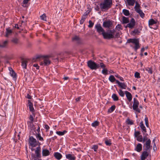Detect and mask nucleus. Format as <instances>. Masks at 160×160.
<instances>
[{
  "label": "nucleus",
  "mask_w": 160,
  "mask_h": 160,
  "mask_svg": "<svg viewBox=\"0 0 160 160\" xmlns=\"http://www.w3.org/2000/svg\"><path fill=\"white\" fill-rule=\"evenodd\" d=\"M10 71V74L11 76L13 78L14 80H16L17 79V74L12 69V68L9 67L8 68Z\"/></svg>",
  "instance_id": "ddd939ff"
},
{
  "label": "nucleus",
  "mask_w": 160,
  "mask_h": 160,
  "mask_svg": "<svg viewBox=\"0 0 160 160\" xmlns=\"http://www.w3.org/2000/svg\"><path fill=\"white\" fill-rule=\"evenodd\" d=\"M140 33V32L138 29H135L132 32V34L133 35L136 34H138Z\"/></svg>",
  "instance_id": "58836bf2"
},
{
  "label": "nucleus",
  "mask_w": 160,
  "mask_h": 160,
  "mask_svg": "<svg viewBox=\"0 0 160 160\" xmlns=\"http://www.w3.org/2000/svg\"><path fill=\"white\" fill-rule=\"evenodd\" d=\"M95 28L96 29L97 31L99 33L102 32V34L104 38V33H106V32H105L104 29L101 27L100 23H97L95 26Z\"/></svg>",
  "instance_id": "1a4fd4ad"
},
{
  "label": "nucleus",
  "mask_w": 160,
  "mask_h": 160,
  "mask_svg": "<svg viewBox=\"0 0 160 160\" xmlns=\"http://www.w3.org/2000/svg\"><path fill=\"white\" fill-rule=\"evenodd\" d=\"M28 106L29 107V110L33 114L35 112V110L33 107V104L31 102L30 100H28Z\"/></svg>",
  "instance_id": "2eb2a0df"
},
{
  "label": "nucleus",
  "mask_w": 160,
  "mask_h": 160,
  "mask_svg": "<svg viewBox=\"0 0 160 160\" xmlns=\"http://www.w3.org/2000/svg\"><path fill=\"white\" fill-rule=\"evenodd\" d=\"M114 36V37L115 38H118L119 37V32L117 33Z\"/></svg>",
  "instance_id": "69168bd1"
},
{
  "label": "nucleus",
  "mask_w": 160,
  "mask_h": 160,
  "mask_svg": "<svg viewBox=\"0 0 160 160\" xmlns=\"http://www.w3.org/2000/svg\"><path fill=\"white\" fill-rule=\"evenodd\" d=\"M140 7V6L139 4H138L137 2L136 3V4L134 7V9L135 11L136 12V10H140L139 9V8Z\"/></svg>",
  "instance_id": "a18cd8bd"
},
{
  "label": "nucleus",
  "mask_w": 160,
  "mask_h": 160,
  "mask_svg": "<svg viewBox=\"0 0 160 160\" xmlns=\"http://www.w3.org/2000/svg\"><path fill=\"white\" fill-rule=\"evenodd\" d=\"M8 41H5L2 43V44H0V47L2 48H6L8 45Z\"/></svg>",
  "instance_id": "c85d7f7f"
},
{
  "label": "nucleus",
  "mask_w": 160,
  "mask_h": 160,
  "mask_svg": "<svg viewBox=\"0 0 160 160\" xmlns=\"http://www.w3.org/2000/svg\"><path fill=\"white\" fill-rule=\"evenodd\" d=\"M121 25L120 24H118L116 27V28L118 30H119L120 29H122L121 28Z\"/></svg>",
  "instance_id": "5fc2aeb1"
},
{
  "label": "nucleus",
  "mask_w": 160,
  "mask_h": 160,
  "mask_svg": "<svg viewBox=\"0 0 160 160\" xmlns=\"http://www.w3.org/2000/svg\"><path fill=\"white\" fill-rule=\"evenodd\" d=\"M122 13L126 16H128L130 15L129 10L126 9H123L122 10Z\"/></svg>",
  "instance_id": "c756f323"
},
{
  "label": "nucleus",
  "mask_w": 160,
  "mask_h": 160,
  "mask_svg": "<svg viewBox=\"0 0 160 160\" xmlns=\"http://www.w3.org/2000/svg\"><path fill=\"white\" fill-rule=\"evenodd\" d=\"M146 70L148 72V73L152 74V68L147 67L146 68Z\"/></svg>",
  "instance_id": "ea45409f"
},
{
  "label": "nucleus",
  "mask_w": 160,
  "mask_h": 160,
  "mask_svg": "<svg viewBox=\"0 0 160 160\" xmlns=\"http://www.w3.org/2000/svg\"><path fill=\"white\" fill-rule=\"evenodd\" d=\"M136 12L138 13L140 15V16L142 18H143L145 16L144 13L142 12V10H136Z\"/></svg>",
  "instance_id": "cd10ccee"
},
{
  "label": "nucleus",
  "mask_w": 160,
  "mask_h": 160,
  "mask_svg": "<svg viewBox=\"0 0 160 160\" xmlns=\"http://www.w3.org/2000/svg\"><path fill=\"white\" fill-rule=\"evenodd\" d=\"M12 31L11 29H10L8 28L6 29V33L5 35V36L6 37H8L10 35H12Z\"/></svg>",
  "instance_id": "4be33fe9"
},
{
  "label": "nucleus",
  "mask_w": 160,
  "mask_h": 160,
  "mask_svg": "<svg viewBox=\"0 0 160 160\" xmlns=\"http://www.w3.org/2000/svg\"><path fill=\"white\" fill-rule=\"evenodd\" d=\"M126 122L128 125H132L133 124V122L132 120L128 118L126 121Z\"/></svg>",
  "instance_id": "7c9ffc66"
},
{
  "label": "nucleus",
  "mask_w": 160,
  "mask_h": 160,
  "mask_svg": "<svg viewBox=\"0 0 160 160\" xmlns=\"http://www.w3.org/2000/svg\"><path fill=\"white\" fill-rule=\"evenodd\" d=\"M28 60L26 59H23L22 61V66L25 69H26Z\"/></svg>",
  "instance_id": "aec40b11"
},
{
  "label": "nucleus",
  "mask_w": 160,
  "mask_h": 160,
  "mask_svg": "<svg viewBox=\"0 0 160 160\" xmlns=\"http://www.w3.org/2000/svg\"><path fill=\"white\" fill-rule=\"evenodd\" d=\"M112 0H103L100 4V7L101 10L103 11L108 10L112 7Z\"/></svg>",
  "instance_id": "f257e3e1"
},
{
  "label": "nucleus",
  "mask_w": 160,
  "mask_h": 160,
  "mask_svg": "<svg viewBox=\"0 0 160 160\" xmlns=\"http://www.w3.org/2000/svg\"><path fill=\"white\" fill-rule=\"evenodd\" d=\"M122 22L123 24L127 23L129 22V20L128 18L125 16L122 17Z\"/></svg>",
  "instance_id": "bb28decb"
},
{
  "label": "nucleus",
  "mask_w": 160,
  "mask_h": 160,
  "mask_svg": "<svg viewBox=\"0 0 160 160\" xmlns=\"http://www.w3.org/2000/svg\"><path fill=\"white\" fill-rule=\"evenodd\" d=\"M90 12V11L89 10H87L84 13L83 15H84L86 16L87 17Z\"/></svg>",
  "instance_id": "13d9d810"
},
{
  "label": "nucleus",
  "mask_w": 160,
  "mask_h": 160,
  "mask_svg": "<svg viewBox=\"0 0 160 160\" xmlns=\"http://www.w3.org/2000/svg\"><path fill=\"white\" fill-rule=\"evenodd\" d=\"M42 155L43 156H46L50 154L49 151L47 149H44L42 151Z\"/></svg>",
  "instance_id": "b1692460"
},
{
  "label": "nucleus",
  "mask_w": 160,
  "mask_h": 160,
  "mask_svg": "<svg viewBox=\"0 0 160 160\" xmlns=\"http://www.w3.org/2000/svg\"><path fill=\"white\" fill-rule=\"evenodd\" d=\"M137 140L139 142H142V138L141 135H140L137 137Z\"/></svg>",
  "instance_id": "c03bdc74"
},
{
  "label": "nucleus",
  "mask_w": 160,
  "mask_h": 160,
  "mask_svg": "<svg viewBox=\"0 0 160 160\" xmlns=\"http://www.w3.org/2000/svg\"><path fill=\"white\" fill-rule=\"evenodd\" d=\"M119 87L122 89H125L127 87V85L124 82H121V84H120V85L119 86Z\"/></svg>",
  "instance_id": "4c0bfd02"
},
{
  "label": "nucleus",
  "mask_w": 160,
  "mask_h": 160,
  "mask_svg": "<svg viewBox=\"0 0 160 160\" xmlns=\"http://www.w3.org/2000/svg\"><path fill=\"white\" fill-rule=\"evenodd\" d=\"M128 5L133 6L135 3V0H127Z\"/></svg>",
  "instance_id": "2f4dec72"
},
{
  "label": "nucleus",
  "mask_w": 160,
  "mask_h": 160,
  "mask_svg": "<svg viewBox=\"0 0 160 160\" xmlns=\"http://www.w3.org/2000/svg\"><path fill=\"white\" fill-rule=\"evenodd\" d=\"M148 151H143L141 155V160H145L148 156L149 153L148 152Z\"/></svg>",
  "instance_id": "4468645a"
},
{
  "label": "nucleus",
  "mask_w": 160,
  "mask_h": 160,
  "mask_svg": "<svg viewBox=\"0 0 160 160\" xmlns=\"http://www.w3.org/2000/svg\"><path fill=\"white\" fill-rule=\"evenodd\" d=\"M115 31L114 29L112 30L108 29L106 33H104V38L107 39H110L114 38V35Z\"/></svg>",
  "instance_id": "7ed1b4c3"
},
{
  "label": "nucleus",
  "mask_w": 160,
  "mask_h": 160,
  "mask_svg": "<svg viewBox=\"0 0 160 160\" xmlns=\"http://www.w3.org/2000/svg\"><path fill=\"white\" fill-rule=\"evenodd\" d=\"M29 119L31 121V123H32L33 121V118L32 116L31 115H30L29 117Z\"/></svg>",
  "instance_id": "e2e57ef3"
},
{
  "label": "nucleus",
  "mask_w": 160,
  "mask_h": 160,
  "mask_svg": "<svg viewBox=\"0 0 160 160\" xmlns=\"http://www.w3.org/2000/svg\"><path fill=\"white\" fill-rule=\"evenodd\" d=\"M126 96L129 102H130L132 100V96L131 94L129 92L126 91L125 92Z\"/></svg>",
  "instance_id": "dca6fc26"
},
{
  "label": "nucleus",
  "mask_w": 160,
  "mask_h": 160,
  "mask_svg": "<svg viewBox=\"0 0 160 160\" xmlns=\"http://www.w3.org/2000/svg\"><path fill=\"white\" fill-rule=\"evenodd\" d=\"M99 124V122L97 121H94L92 123V126L93 127H96L98 126Z\"/></svg>",
  "instance_id": "e433bc0d"
},
{
  "label": "nucleus",
  "mask_w": 160,
  "mask_h": 160,
  "mask_svg": "<svg viewBox=\"0 0 160 160\" xmlns=\"http://www.w3.org/2000/svg\"><path fill=\"white\" fill-rule=\"evenodd\" d=\"M102 74L105 75H107L108 74V70L106 68H103V69L102 70Z\"/></svg>",
  "instance_id": "49530a36"
},
{
  "label": "nucleus",
  "mask_w": 160,
  "mask_h": 160,
  "mask_svg": "<svg viewBox=\"0 0 160 160\" xmlns=\"http://www.w3.org/2000/svg\"><path fill=\"white\" fill-rule=\"evenodd\" d=\"M42 20L46 21V16L45 14L44 13L40 16Z\"/></svg>",
  "instance_id": "de8ad7c7"
},
{
  "label": "nucleus",
  "mask_w": 160,
  "mask_h": 160,
  "mask_svg": "<svg viewBox=\"0 0 160 160\" xmlns=\"http://www.w3.org/2000/svg\"><path fill=\"white\" fill-rule=\"evenodd\" d=\"M139 104V102L137 98H134L133 103L132 105L133 109L136 112L140 113V110L138 108Z\"/></svg>",
  "instance_id": "423d86ee"
},
{
  "label": "nucleus",
  "mask_w": 160,
  "mask_h": 160,
  "mask_svg": "<svg viewBox=\"0 0 160 160\" xmlns=\"http://www.w3.org/2000/svg\"><path fill=\"white\" fill-rule=\"evenodd\" d=\"M41 150V147L40 146L36 148V150L35 151V154H36L37 158H39L40 155V152Z\"/></svg>",
  "instance_id": "412c9836"
},
{
  "label": "nucleus",
  "mask_w": 160,
  "mask_h": 160,
  "mask_svg": "<svg viewBox=\"0 0 160 160\" xmlns=\"http://www.w3.org/2000/svg\"><path fill=\"white\" fill-rule=\"evenodd\" d=\"M88 67L92 70H96L99 67V64H97L92 60H89L87 62Z\"/></svg>",
  "instance_id": "39448f33"
},
{
  "label": "nucleus",
  "mask_w": 160,
  "mask_h": 160,
  "mask_svg": "<svg viewBox=\"0 0 160 160\" xmlns=\"http://www.w3.org/2000/svg\"><path fill=\"white\" fill-rule=\"evenodd\" d=\"M115 77L117 78H119L120 80L122 81H124V79L123 78L119 76V75L118 74L117 75H116Z\"/></svg>",
  "instance_id": "6e6d98bb"
},
{
  "label": "nucleus",
  "mask_w": 160,
  "mask_h": 160,
  "mask_svg": "<svg viewBox=\"0 0 160 160\" xmlns=\"http://www.w3.org/2000/svg\"><path fill=\"white\" fill-rule=\"evenodd\" d=\"M36 137L37 140L43 142L44 141L43 138L41 136L40 133H36Z\"/></svg>",
  "instance_id": "a878e982"
},
{
  "label": "nucleus",
  "mask_w": 160,
  "mask_h": 160,
  "mask_svg": "<svg viewBox=\"0 0 160 160\" xmlns=\"http://www.w3.org/2000/svg\"><path fill=\"white\" fill-rule=\"evenodd\" d=\"M140 132L139 131H135L134 133V135L135 137H137L139 136Z\"/></svg>",
  "instance_id": "4d7b16f0"
},
{
  "label": "nucleus",
  "mask_w": 160,
  "mask_h": 160,
  "mask_svg": "<svg viewBox=\"0 0 160 160\" xmlns=\"http://www.w3.org/2000/svg\"><path fill=\"white\" fill-rule=\"evenodd\" d=\"M142 146L141 143H138L136 148L135 150L138 152H140L142 150Z\"/></svg>",
  "instance_id": "393cba45"
},
{
  "label": "nucleus",
  "mask_w": 160,
  "mask_h": 160,
  "mask_svg": "<svg viewBox=\"0 0 160 160\" xmlns=\"http://www.w3.org/2000/svg\"><path fill=\"white\" fill-rule=\"evenodd\" d=\"M105 143L106 145L108 146H110L112 144L111 141L110 140H105Z\"/></svg>",
  "instance_id": "79ce46f5"
},
{
  "label": "nucleus",
  "mask_w": 160,
  "mask_h": 160,
  "mask_svg": "<svg viewBox=\"0 0 160 160\" xmlns=\"http://www.w3.org/2000/svg\"><path fill=\"white\" fill-rule=\"evenodd\" d=\"M30 0H23V3L24 4H26L27 3H28V2Z\"/></svg>",
  "instance_id": "0e129e2a"
},
{
  "label": "nucleus",
  "mask_w": 160,
  "mask_h": 160,
  "mask_svg": "<svg viewBox=\"0 0 160 160\" xmlns=\"http://www.w3.org/2000/svg\"><path fill=\"white\" fill-rule=\"evenodd\" d=\"M113 22V21L110 20L105 21L103 22L102 26L104 28H109L112 27Z\"/></svg>",
  "instance_id": "9d476101"
},
{
  "label": "nucleus",
  "mask_w": 160,
  "mask_h": 160,
  "mask_svg": "<svg viewBox=\"0 0 160 160\" xmlns=\"http://www.w3.org/2000/svg\"><path fill=\"white\" fill-rule=\"evenodd\" d=\"M134 76L135 78H140V74L139 73L137 72H135Z\"/></svg>",
  "instance_id": "09e8293b"
},
{
  "label": "nucleus",
  "mask_w": 160,
  "mask_h": 160,
  "mask_svg": "<svg viewBox=\"0 0 160 160\" xmlns=\"http://www.w3.org/2000/svg\"><path fill=\"white\" fill-rule=\"evenodd\" d=\"M151 143V141L150 139H148L144 144L143 147L145 150L150 151L152 148Z\"/></svg>",
  "instance_id": "0eeeda50"
},
{
  "label": "nucleus",
  "mask_w": 160,
  "mask_h": 160,
  "mask_svg": "<svg viewBox=\"0 0 160 160\" xmlns=\"http://www.w3.org/2000/svg\"><path fill=\"white\" fill-rule=\"evenodd\" d=\"M157 24V21H155L153 19H150L148 21V25L149 26H152L153 25L155 24V26L154 28H152L150 27V28L154 29L155 30H156L157 29L158 26Z\"/></svg>",
  "instance_id": "9b49d317"
},
{
  "label": "nucleus",
  "mask_w": 160,
  "mask_h": 160,
  "mask_svg": "<svg viewBox=\"0 0 160 160\" xmlns=\"http://www.w3.org/2000/svg\"><path fill=\"white\" fill-rule=\"evenodd\" d=\"M11 41L13 43L17 44L19 42V40L18 38H13Z\"/></svg>",
  "instance_id": "a19ab883"
},
{
  "label": "nucleus",
  "mask_w": 160,
  "mask_h": 160,
  "mask_svg": "<svg viewBox=\"0 0 160 160\" xmlns=\"http://www.w3.org/2000/svg\"><path fill=\"white\" fill-rule=\"evenodd\" d=\"M118 93L119 95L122 97H123L124 96V94L123 92L121 89L119 90Z\"/></svg>",
  "instance_id": "8fccbe9b"
},
{
  "label": "nucleus",
  "mask_w": 160,
  "mask_h": 160,
  "mask_svg": "<svg viewBox=\"0 0 160 160\" xmlns=\"http://www.w3.org/2000/svg\"><path fill=\"white\" fill-rule=\"evenodd\" d=\"M29 142L31 146L33 147H36L38 145L40 146L41 145L40 142L37 141L36 139L32 136L29 137Z\"/></svg>",
  "instance_id": "20e7f679"
},
{
  "label": "nucleus",
  "mask_w": 160,
  "mask_h": 160,
  "mask_svg": "<svg viewBox=\"0 0 160 160\" xmlns=\"http://www.w3.org/2000/svg\"><path fill=\"white\" fill-rule=\"evenodd\" d=\"M112 98L114 101H117L119 100L118 96L115 94H113L112 95Z\"/></svg>",
  "instance_id": "f704fd0d"
},
{
  "label": "nucleus",
  "mask_w": 160,
  "mask_h": 160,
  "mask_svg": "<svg viewBox=\"0 0 160 160\" xmlns=\"http://www.w3.org/2000/svg\"><path fill=\"white\" fill-rule=\"evenodd\" d=\"M145 122V124L147 127H148L149 126V124L148 122V119L147 117H146L144 119Z\"/></svg>",
  "instance_id": "603ef678"
},
{
  "label": "nucleus",
  "mask_w": 160,
  "mask_h": 160,
  "mask_svg": "<svg viewBox=\"0 0 160 160\" xmlns=\"http://www.w3.org/2000/svg\"><path fill=\"white\" fill-rule=\"evenodd\" d=\"M95 9L97 11H99L100 10V8L98 5H97L95 7Z\"/></svg>",
  "instance_id": "338daca9"
},
{
  "label": "nucleus",
  "mask_w": 160,
  "mask_h": 160,
  "mask_svg": "<svg viewBox=\"0 0 160 160\" xmlns=\"http://www.w3.org/2000/svg\"><path fill=\"white\" fill-rule=\"evenodd\" d=\"M115 108L116 106L115 105H113L111 107L108 109V112L109 113L112 112L115 109Z\"/></svg>",
  "instance_id": "c9c22d12"
},
{
  "label": "nucleus",
  "mask_w": 160,
  "mask_h": 160,
  "mask_svg": "<svg viewBox=\"0 0 160 160\" xmlns=\"http://www.w3.org/2000/svg\"><path fill=\"white\" fill-rule=\"evenodd\" d=\"M48 56H41L38 55L36 57V59H38L41 58H44L43 60V63L44 65L48 66L51 63L50 61L47 58Z\"/></svg>",
  "instance_id": "6e6552de"
},
{
  "label": "nucleus",
  "mask_w": 160,
  "mask_h": 160,
  "mask_svg": "<svg viewBox=\"0 0 160 160\" xmlns=\"http://www.w3.org/2000/svg\"><path fill=\"white\" fill-rule=\"evenodd\" d=\"M66 158L69 160H75L76 159L75 157L73 154H68L66 155Z\"/></svg>",
  "instance_id": "f3484780"
},
{
  "label": "nucleus",
  "mask_w": 160,
  "mask_h": 160,
  "mask_svg": "<svg viewBox=\"0 0 160 160\" xmlns=\"http://www.w3.org/2000/svg\"><path fill=\"white\" fill-rule=\"evenodd\" d=\"M26 98L29 99H31L32 98L31 96L30 95L28 94H27V95Z\"/></svg>",
  "instance_id": "774afa93"
},
{
  "label": "nucleus",
  "mask_w": 160,
  "mask_h": 160,
  "mask_svg": "<svg viewBox=\"0 0 160 160\" xmlns=\"http://www.w3.org/2000/svg\"><path fill=\"white\" fill-rule=\"evenodd\" d=\"M109 80L112 82H113L116 80V79L112 75H111L109 78Z\"/></svg>",
  "instance_id": "72a5a7b5"
},
{
  "label": "nucleus",
  "mask_w": 160,
  "mask_h": 160,
  "mask_svg": "<svg viewBox=\"0 0 160 160\" xmlns=\"http://www.w3.org/2000/svg\"><path fill=\"white\" fill-rule=\"evenodd\" d=\"M45 128L46 129V132H47L48 131V130L50 128L49 127L47 124H46L45 125Z\"/></svg>",
  "instance_id": "bf43d9fd"
},
{
  "label": "nucleus",
  "mask_w": 160,
  "mask_h": 160,
  "mask_svg": "<svg viewBox=\"0 0 160 160\" xmlns=\"http://www.w3.org/2000/svg\"><path fill=\"white\" fill-rule=\"evenodd\" d=\"M89 25L88 26V27L89 28H92L94 25V23L92 22L91 20H89Z\"/></svg>",
  "instance_id": "864d4df0"
},
{
  "label": "nucleus",
  "mask_w": 160,
  "mask_h": 160,
  "mask_svg": "<svg viewBox=\"0 0 160 160\" xmlns=\"http://www.w3.org/2000/svg\"><path fill=\"white\" fill-rule=\"evenodd\" d=\"M33 66L36 68L37 69H39V66H38L37 64H34L33 65Z\"/></svg>",
  "instance_id": "680f3d73"
},
{
  "label": "nucleus",
  "mask_w": 160,
  "mask_h": 160,
  "mask_svg": "<svg viewBox=\"0 0 160 160\" xmlns=\"http://www.w3.org/2000/svg\"><path fill=\"white\" fill-rule=\"evenodd\" d=\"M72 40L73 41H75L78 44L81 43V41L80 38L77 36H75L72 38Z\"/></svg>",
  "instance_id": "6ab92c4d"
},
{
  "label": "nucleus",
  "mask_w": 160,
  "mask_h": 160,
  "mask_svg": "<svg viewBox=\"0 0 160 160\" xmlns=\"http://www.w3.org/2000/svg\"><path fill=\"white\" fill-rule=\"evenodd\" d=\"M135 23L136 22L134 19L132 18L131 19L130 22L127 25L125 28L128 27L130 28H132L134 27Z\"/></svg>",
  "instance_id": "f8f14e48"
},
{
  "label": "nucleus",
  "mask_w": 160,
  "mask_h": 160,
  "mask_svg": "<svg viewBox=\"0 0 160 160\" xmlns=\"http://www.w3.org/2000/svg\"><path fill=\"white\" fill-rule=\"evenodd\" d=\"M98 148V145H94L92 147V149H93L95 152H97V150Z\"/></svg>",
  "instance_id": "3c124183"
},
{
  "label": "nucleus",
  "mask_w": 160,
  "mask_h": 160,
  "mask_svg": "<svg viewBox=\"0 0 160 160\" xmlns=\"http://www.w3.org/2000/svg\"><path fill=\"white\" fill-rule=\"evenodd\" d=\"M127 43H132L134 44H135V46L133 48L134 50L136 52L137 50L140 47L138 39L130 38L128 40Z\"/></svg>",
  "instance_id": "f03ea898"
},
{
  "label": "nucleus",
  "mask_w": 160,
  "mask_h": 160,
  "mask_svg": "<svg viewBox=\"0 0 160 160\" xmlns=\"http://www.w3.org/2000/svg\"><path fill=\"white\" fill-rule=\"evenodd\" d=\"M67 132V131L64 130L62 132L61 131H57L56 133L59 136H62L64 135L65 133Z\"/></svg>",
  "instance_id": "473e14b6"
},
{
  "label": "nucleus",
  "mask_w": 160,
  "mask_h": 160,
  "mask_svg": "<svg viewBox=\"0 0 160 160\" xmlns=\"http://www.w3.org/2000/svg\"><path fill=\"white\" fill-rule=\"evenodd\" d=\"M140 126L142 130V132H143V134L147 132L146 127L143 124V121H141L140 123Z\"/></svg>",
  "instance_id": "a211bd4d"
},
{
  "label": "nucleus",
  "mask_w": 160,
  "mask_h": 160,
  "mask_svg": "<svg viewBox=\"0 0 160 160\" xmlns=\"http://www.w3.org/2000/svg\"><path fill=\"white\" fill-rule=\"evenodd\" d=\"M100 66L102 68H104L106 67L105 65L102 62L100 63Z\"/></svg>",
  "instance_id": "052dcab7"
},
{
  "label": "nucleus",
  "mask_w": 160,
  "mask_h": 160,
  "mask_svg": "<svg viewBox=\"0 0 160 160\" xmlns=\"http://www.w3.org/2000/svg\"><path fill=\"white\" fill-rule=\"evenodd\" d=\"M147 135H148L147 134H145V133H144V134L143 135H144L143 138H142V142L143 143L145 142L147 140H148V138L147 136Z\"/></svg>",
  "instance_id": "37998d69"
},
{
  "label": "nucleus",
  "mask_w": 160,
  "mask_h": 160,
  "mask_svg": "<svg viewBox=\"0 0 160 160\" xmlns=\"http://www.w3.org/2000/svg\"><path fill=\"white\" fill-rule=\"evenodd\" d=\"M54 157L58 160H60L62 156L60 153L58 152H55L54 153Z\"/></svg>",
  "instance_id": "5701e85b"
}]
</instances>
